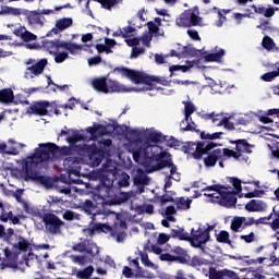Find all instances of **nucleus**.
<instances>
[{
	"instance_id": "9d476101",
	"label": "nucleus",
	"mask_w": 279,
	"mask_h": 279,
	"mask_svg": "<svg viewBox=\"0 0 279 279\" xmlns=\"http://www.w3.org/2000/svg\"><path fill=\"white\" fill-rule=\"evenodd\" d=\"M78 151H82L85 156H88L90 162L95 167H99L105 157L104 149L97 147V145L83 144L77 146Z\"/></svg>"
},
{
	"instance_id": "f704fd0d",
	"label": "nucleus",
	"mask_w": 279,
	"mask_h": 279,
	"mask_svg": "<svg viewBox=\"0 0 279 279\" xmlns=\"http://www.w3.org/2000/svg\"><path fill=\"white\" fill-rule=\"evenodd\" d=\"M147 175H145V172L140 168L137 169V174L134 175L133 182L135 186H141L143 184H147Z\"/></svg>"
},
{
	"instance_id": "9b49d317",
	"label": "nucleus",
	"mask_w": 279,
	"mask_h": 279,
	"mask_svg": "<svg viewBox=\"0 0 279 279\" xmlns=\"http://www.w3.org/2000/svg\"><path fill=\"white\" fill-rule=\"evenodd\" d=\"M24 180L25 182H36L37 184H41V186H46V189H51L53 184V181L51 180V178L45 177L36 172V170L29 167V163L25 165Z\"/></svg>"
},
{
	"instance_id": "09e8293b",
	"label": "nucleus",
	"mask_w": 279,
	"mask_h": 279,
	"mask_svg": "<svg viewBox=\"0 0 279 279\" xmlns=\"http://www.w3.org/2000/svg\"><path fill=\"white\" fill-rule=\"evenodd\" d=\"M86 137L80 133H74L72 136L66 137V142L70 145H74V143H80V141H85Z\"/></svg>"
},
{
	"instance_id": "f3484780",
	"label": "nucleus",
	"mask_w": 279,
	"mask_h": 279,
	"mask_svg": "<svg viewBox=\"0 0 279 279\" xmlns=\"http://www.w3.org/2000/svg\"><path fill=\"white\" fill-rule=\"evenodd\" d=\"M47 64H48L47 59H41L38 62H36L34 65L26 68V71L24 73L25 80H34V77H38V75H43V72L45 71V66H47Z\"/></svg>"
},
{
	"instance_id": "a18cd8bd",
	"label": "nucleus",
	"mask_w": 279,
	"mask_h": 279,
	"mask_svg": "<svg viewBox=\"0 0 279 279\" xmlns=\"http://www.w3.org/2000/svg\"><path fill=\"white\" fill-rule=\"evenodd\" d=\"M262 46L264 47V49L271 51V49H274V47H276V43H274V39H271V37L265 36L263 38Z\"/></svg>"
},
{
	"instance_id": "a878e982",
	"label": "nucleus",
	"mask_w": 279,
	"mask_h": 279,
	"mask_svg": "<svg viewBox=\"0 0 279 279\" xmlns=\"http://www.w3.org/2000/svg\"><path fill=\"white\" fill-rule=\"evenodd\" d=\"M71 25H73V19L63 17L57 21L56 23L57 28H52L51 32H53V34H58V29L60 32H64V29H68V27H71Z\"/></svg>"
},
{
	"instance_id": "6e6552de",
	"label": "nucleus",
	"mask_w": 279,
	"mask_h": 279,
	"mask_svg": "<svg viewBox=\"0 0 279 279\" xmlns=\"http://www.w3.org/2000/svg\"><path fill=\"white\" fill-rule=\"evenodd\" d=\"M117 167L112 165V161L104 163L98 172L99 180L106 189H112L114 186V180H117Z\"/></svg>"
},
{
	"instance_id": "a211bd4d",
	"label": "nucleus",
	"mask_w": 279,
	"mask_h": 279,
	"mask_svg": "<svg viewBox=\"0 0 279 279\" xmlns=\"http://www.w3.org/2000/svg\"><path fill=\"white\" fill-rule=\"evenodd\" d=\"M53 102H49L47 100H39L31 105L29 110L33 114H37L38 117H47L49 114V110L47 108L54 107Z\"/></svg>"
},
{
	"instance_id": "20e7f679",
	"label": "nucleus",
	"mask_w": 279,
	"mask_h": 279,
	"mask_svg": "<svg viewBox=\"0 0 279 279\" xmlns=\"http://www.w3.org/2000/svg\"><path fill=\"white\" fill-rule=\"evenodd\" d=\"M206 197H210L213 204H218L223 208H233L236 206V195L234 194V190L232 186H226L220 190L218 193L205 194Z\"/></svg>"
},
{
	"instance_id": "5701e85b",
	"label": "nucleus",
	"mask_w": 279,
	"mask_h": 279,
	"mask_svg": "<svg viewBox=\"0 0 279 279\" xmlns=\"http://www.w3.org/2000/svg\"><path fill=\"white\" fill-rule=\"evenodd\" d=\"M65 167L68 166V172L71 175H80L82 167H80V160L75 157H68L64 159Z\"/></svg>"
},
{
	"instance_id": "6ab92c4d",
	"label": "nucleus",
	"mask_w": 279,
	"mask_h": 279,
	"mask_svg": "<svg viewBox=\"0 0 279 279\" xmlns=\"http://www.w3.org/2000/svg\"><path fill=\"white\" fill-rule=\"evenodd\" d=\"M170 252L173 256L174 263H179L180 265H189L191 256L186 250L182 248L181 246H174L170 250Z\"/></svg>"
},
{
	"instance_id": "052dcab7",
	"label": "nucleus",
	"mask_w": 279,
	"mask_h": 279,
	"mask_svg": "<svg viewBox=\"0 0 279 279\" xmlns=\"http://www.w3.org/2000/svg\"><path fill=\"white\" fill-rule=\"evenodd\" d=\"M165 213L168 217V220L173 221V217L171 215H175L178 213V209H175V207L173 205H171V206L166 207Z\"/></svg>"
},
{
	"instance_id": "4d7b16f0",
	"label": "nucleus",
	"mask_w": 279,
	"mask_h": 279,
	"mask_svg": "<svg viewBox=\"0 0 279 279\" xmlns=\"http://www.w3.org/2000/svg\"><path fill=\"white\" fill-rule=\"evenodd\" d=\"M170 239H171V234L160 233L157 239V243L158 245H165V243H169Z\"/></svg>"
},
{
	"instance_id": "c9c22d12",
	"label": "nucleus",
	"mask_w": 279,
	"mask_h": 279,
	"mask_svg": "<svg viewBox=\"0 0 279 279\" xmlns=\"http://www.w3.org/2000/svg\"><path fill=\"white\" fill-rule=\"evenodd\" d=\"M216 241L218 243H226L227 245H230L232 247V241L230 240V233L226 230H222L218 234H216Z\"/></svg>"
},
{
	"instance_id": "338daca9",
	"label": "nucleus",
	"mask_w": 279,
	"mask_h": 279,
	"mask_svg": "<svg viewBox=\"0 0 279 279\" xmlns=\"http://www.w3.org/2000/svg\"><path fill=\"white\" fill-rule=\"evenodd\" d=\"M89 66H97V64H101V57L95 56L87 60Z\"/></svg>"
},
{
	"instance_id": "8fccbe9b",
	"label": "nucleus",
	"mask_w": 279,
	"mask_h": 279,
	"mask_svg": "<svg viewBox=\"0 0 279 279\" xmlns=\"http://www.w3.org/2000/svg\"><path fill=\"white\" fill-rule=\"evenodd\" d=\"M148 31L150 32V34H155L156 36H165V34H160V27H158V25H156V23L154 22H148Z\"/></svg>"
},
{
	"instance_id": "0e129e2a",
	"label": "nucleus",
	"mask_w": 279,
	"mask_h": 279,
	"mask_svg": "<svg viewBox=\"0 0 279 279\" xmlns=\"http://www.w3.org/2000/svg\"><path fill=\"white\" fill-rule=\"evenodd\" d=\"M100 232L108 234L110 232L111 236H117V230L112 229L109 225L102 223V229Z\"/></svg>"
},
{
	"instance_id": "7ed1b4c3",
	"label": "nucleus",
	"mask_w": 279,
	"mask_h": 279,
	"mask_svg": "<svg viewBox=\"0 0 279 279\" xmlns=\"http://www.w3.org/2000/svg\"><path fill=\"white\" fill-rule=\"evenodd\" d=\"M92 86L97 93H130V88L125 87L119 81L108 80L106 77H97L92 81Z\"/></svg>"
},
{
	"instance_id": "393cba45",
	"label": "nucleus",
	"mask_w": 279,
	"mask_h": 279,
	"mask_svg": "<svg viewBox=\"0 0 279 279\" xmlns=\"http://www.w3.org/2000/svg\"><path fill=\"white\" fill-rule=\"evenodd\" d=\"M24 14L27 16L31 25H44L43 21H45V17L37 11L25 10Z\"/></svg>"
},
{
	"instance_id": "412c9836",
	"label": "nucleus",
	"mask_w": 279,
	"mask_h": 279,
	"mask_svg": "<svg viewBox=\"0 0 279 279\" xmlns=\"http://www.w3.org/2000/svg\"><path fill=\"white\" fill-rule=\"evenodd\" d=\"M64 40L54 39V40H44L43 47L46 51H48L51 56H56L60 49L63 48Z\"/></svg>"
},
{
	"instance_id": "5fc2aeb1",
	"label": "nucleus",
	"mask_w": 279,
	"mask_h": 279,
	"mask_svg": "<svg viewBox=\"0 0 279 279\" xmlns=\"http://www.w3.org/2000/svg\"><path fill=\"white\" fill-rule=\"evenodd\" d=\"M89 226V234H95V232H98V234H100L104 223H90Z\"/></svg>"
},
{
	"instance_id": "ddd939ff",
	"label": "nucleus",
	"mask_w": 279,
	"mask_h": 279,
	"mask_svg": "<svg viewBox=\"0 0 279 279\" xmlns=\"http://www.w3.org/2000/svg\"><path fill=\"white\" fill-rule=\"evenodd\" d=\"M210 241V235L202 227H198L197 230L194 228L191 229V234H189L187 242L192 247L196 250H204L203 245H206Z\"/></svg>"
},
{
	"instance_id": "c756f323",
	"label": "nucleus",
	"mask_w": 279,
	"mask_h": 279,
	"mask_svg": "<svg viewBox=\"0 0 279 279\" xmlns=\"http://www.w3.org/2000/svg\"><path fill=\"white\" fill-rule=\"evenodd\" d=\"M170 238L179 239V241H187L189 242V232H186L184 230V228L171 229Z\"/></svg>"
},
{
	"instance_id": "13d9d810",
	"label": "nucleus",
	"mask_w": 279,
	"mask_h": 279,
	"mask_svg": "<svg viewBox=\"0 0 279 279\" xmlns=\"http://www.w3.org/2000/svg\"><path fill=\"white\" fill-rule=\"evenodd\" d=\"M66 58H69L68 52H57L54 57V62H57V64H62V62H64Z\"/></svg>"
},
{
	"instance_id": "dca6fc26",
	"label": "nucleus",
	"mask_w": 279,
	"mask_h": 279,
	"mask_svg": "<svg viewBox=\"0 0 279 279\" xmlns=\"http://www.w3.org/2000/svg\"><path fill=\"white\" fill-rule=\"evenodd\" d=\"M3 257L0 253V271H5V269H19V264H16V254L11 253L9 248H3Z\"/></svg>"
},
{
	"instance_id": "2f4dec72",
	"label": "nucleus",
	"mask_w": 279,
	"mask_h": 279,
	"mask_svg": "<svg viewBox=\"0 0 279 279\" xmlns=\"http://www.w3.org/2000/svg\"><path fill=\"white\" fill-rule=\"evenodd\" d=\"M80 208L81 210H84L86 215H94L95 217V209L97 208V206L95 205V203H93V201L86 199L84 203L81 204Z\"/></svg>"
},
{
	"instance_id": "de8ad7c7",
	"label": "nucleus",
	"mask_w": 279,
	"mask_h": 279,
	"mask_svg": "<svg viewBox=\"0 0 279 279\" xmlns=\"http://www.w3.org/2000/svg\"><path fill=\"white\" fill-rule=\"evenodd\" d=\"M202 119H204L205 121H210L213 120V123L215 125H217L218 121H219V117H221V114H215V112L211 113H203L201 114Z\"/></svg>"
},
{
	"instance_id": "e433bc0d",
	"label": "nucleus",
	"mask_w": 279,
	"mask_h": 279,
	"mask_svg": "<svg viewBox=\"0 0 279 279\" xmlns=\"http://www.w3.org/2000/svg\"><path fill=\"white\" fill-rule=\"evenodd\" d=\"M175 24L178 27H190L189 21V10H185L180 16L177 19Z\"/></svg>"
},
{
	"instance_id": "f03ea898",
	"label": "nucleus",
	"mask_w": 279,
	"mask_h": 279,
	"mask_svg": "<svg viewBox=\"0 0 279 279\" xmlns=\"http://www.w3.org/2000/svg\"><path fill=\"white\" fill-rule=\"evenodd\" d=\"M116 71L120 73V75L132 80L134 84H145V86H147L145 90H154V82L162 84V86H167L169 84L165 77L150 76L128 68H116Z\"/></svg>"
},
{
	"instance_id": "e2e57ef3",
	"label": "nucleus",
	"mask_w": 279,
	"mask_h": 279,
	"mask_svg": "<svg viewBox=\"0 0 279 279\" xmlns=\"http://www.w3.org/2000/svg\"><path fill=\"white\" fill-rule=\"evenodd\" d=\"M240 239L245 243H254V241H256V234H254V232H251L247 235H240Z\"/></svg>"
},
{
	"instance_id": "1a4fd4ad",
	"label": "nucleus",
	"mask_w": 279,
	"mask_h": 279,
	"mask_svg": "<svg viewBox=\"0 0 279 279\" xmlns=\"http://www.w3.org/2000/svg\"><path fill=\"white\" fill-rule=\"evenodd\" d=\"M58 149V145L53 143L41 144L39 148H37L32 157V160L35 162H47L51 160V158H56V150Z\"/></svg>"
},
{
	"instance_id": "2eb2a0df",
	"label": "nucleus",
	"mask_w": 279,
	"mask_h": 279,
	"mask_svg": "<svg viewBox=\"0 0 279 279\" xmlns=\"http://www.w3.org/2000/svg\"><path fill=\"white\" fill-rule=\"evenodd\" d=\"M230 156V151L228 148H217L213 151L207 153V157L204 158V165L205 167H215L217 165L218 160H221L222 158H228Z\"/></svg>"
},
{
	"instance_id": "69168bd1",
	"label": "nucleus",
	"mask_w": 279,
	"mask_h": 279,
	"mask_svg": "<svg viewBox=\"0 0 279 279\" xmlns=\"http://www.w3.org/2000/svg\"><path fill=\"white\" fill-rule=\"evenodd\" d=\"M166 143H168V147H175V148L182 145V142H180L179 140H175V137H171V138L167 137Z\"/></svg>"
},
{
	"instance_id": "79ce46f5",
	"label": "nucleus",
	"mask_w": 279,
	"mask_h": 279,
	"mask_svg": "<svg viewBox=\"0 0 279 279\" xmlns=\"http://www.w3.org/2000/svg\"><path fill=\"white\" fill-rule=\"evenodd\" d=\"M190 267H202V265H206V259H203L202 257L195 255L192 258L190 257L189 264Z\"/></svg>"
},
{
	"instance_id": "3c124183",
	"label": "nucleus",
	"mask_w": 279,
	"mask_h": 279,
	"mask_svg": "<svg viewBox=\"0 0 279 279\" xmlns=\"http://www.w3.org/2000/svg\"><path fill=\"white\" fill-rule=\"evenodd\" d=\"M37 38L38 36L34 35V33L29 31H25L22 35V40H24V43H32V40H37Z\"/></svg>"
},
{
	"instance_id": "4be33fe9",
	"label": "nucleus",
	"mask_w": 279,
	"mask_h": 279,
	"mask_svg": "<svg viewBox=\"0 0 279 279\" xmlns=\"http://www.w3.org/2000/svg\"><path fill=\"white\" fill-rule=\"evenodd\" d=\"M251 8L252 10H254L255 14L265 16V19H271V16H274L276 12H278L279 10V8H272V7L266 8L263 4H258V5L252 4Z\"/></svg>"
},
{
	"instance_id": "49530a36",
	"label": "nucleus",
	"mask_w": 279,
	"mask_h": 279,
	"mask_svg": "<svg viewBox=\"0 0 279 279\" xmlns=\"http://www.w3.org/2000/svg\"><path fill=\"white\" fill-rule=\"evenodd\" d=\"M59 154V156H71L73 154V148L70 146H58V149L56 150V156Z\"/></svg>"
},
{
	"instance_id": "4468645a",
	"label": "nucleus",
	"mask_w": 279,
	"mask_h": 279,
	"mask_svg": "<svg viewBox=\"0 0 279 279\" xmlns=\"http://www.w3.org/2000/svg\"><path fill=\"white\" fill-rule=\"evenodd\" d=\"M43 221L45 223L46 230H48L50 234H60V228L64 226V221L56 216V214L44 215Z\"/></svg>"
},
{
	"instance_id": "6e6d98bb",
	"label": "nucleus",
	"mask_w": 279,
	"mask_h": 279,
	"mask_svg": "<svg viewBox=\"0 0 279 279\" xmlns=\"http://www.w3.org/2000/svg\"><path fill=\"white\" fill-rule=\"evenodd\" d=\"M222 189H226V185L214 184L204 187L202 191H214V193H220Z\"/></svg>"
},
{
	"instance_id": "f8f14e48",
	"label": "nucleus",
	"mask_w": 279,
	"mask_h": 279,
	"mask_svg": "<svg viewBox=\"0 0 279 279\" xmlns=\"http://www.w3.org/2000/svg\"><path fill=\"white\" fill-rule=\"evenodd\" d=\"M184 104V120L180 123L181 132H196L199 133V130H197V124L193 122V118H191V114L195 112V105L191 101H185Z\"/></svg>"
},
{
	"instance_id": "774afa93",
	"label": "nucleus",
	"mask_w": 279,
	"mask_h": 279,
	"mask_svg": "<svg viewBox=\"0 0 279 279\" xmlns=\"http://www.w3.org/2000/svg\"><path fill=\"white\" fill-rule=\"evenodd\" d=\"M145 52V48L133 47L131 51V58H138L141 53Z\"/></svg>"
},
{
	"instance_id": "a19ab883",
	"label": "nucleus",
	"mask_w": 279,
	"mask_h": 279,
	"mask_svg": "<svg viewBox=\"0 0 279 279\" xmlns=\"http://www.w3.org/2000/svg\"><path fill=\"white\" fill-rule=\"evenodd\" d=\"M190 27H197L202 23V17L197 16L193 10L189 9Z\"/></svg>"
},
{
	"instance_id": "f257e3e1",
	"label": "nucleus",
	"mask_w": 279,
	"mask_h": 279,
	"mask_svg": "<svg viewBox=\"0 0 279 279\" xmlns=\"http://www.w3.org/2000/svg\"><path fill=\"white\" fill-rule=\"evenodd\" d=\"M143 160H155L156 165L151 166L153 171H161V169H170V175L175 182H180V173H178V166L173 163L171 153L163 147L153 146L138 148L134 151V161L143 162ZM175 175V178H173Z\"/></svg>"
},
{
	"instance_id": "58836bf2",
	"label": "nucleus",
	"mask_w": 279,
	"mask_h": 279,
	"mask_svg": "<svg viewBox=\"0 0 279 279\" xmlns=\"http://www.w3.org/2000/svg\"><path fill=\"white\" fill-rule=\"evenodd\" d=\"M223 136V132H216V133H206L205 131L201 132L202 141H217Z\"/></svg>"
},
{
	"instance_id": "c03bdc74",
	"label": "nucleus",
	"mask_w": 279,
	"mask_h": 279,
	"mask_svg": "<svg viewBox=\"0 0 279 279\" xmlns=\"http://www.w3.org/2000/svg\"><path fill=\"white\" fill-rule=\"evenodd\" d=\"M136 210L137 213H140V215H143L145 213L146 215H154V205L148 204L144 206H137Z\"/></svg>"
},
{
	"instance_id": "37998d69",
	"label": "nucleus",
	"mask_w": 279,
	"mask_h": 279,
	"mask_svg": "<svg viewBox=\"0 0 279 279\" xmlns=\"http://www.w3.org/2000/svg\"><path fill=\"white\" fill-rule=\"evenodd\" d=\"M230 182L233 186V193L235 195H239L243 191V187L241 186V180L239 178H230Z\"/></svg>"
},
{
	"instance_id": "4c0bfd02",
	"label": "nucleus",
	"mask_w": 279,
	"mask_h": 279,
	"mask_svg": "<svg viewBox=\"0 0 279 279\" xmlns=\"http://www.w3.org/2000/svg\"><path fill=\"white\" fill-rule=\"evenodd\" d=\"M97 3H100L101 8H104L105 10H112V8H114V5H119V3H121V1L123 0H94Z\"/></svg>"
},
{
	"instance_id": "bf43d9fd",
	"label": "nucleus",
	"mask_w": 279,
	"mask_h": 279,
	"mask_svg": "<svg viewBox=\"0 0 279 279\" xmlns=\"http://www.w3.org/2000/svg\"><path fill=\"white\" fill-rule=\"evenodd\" d=\"M119 186H121L122 189H125V186H130V174H122V178L119 181Z\"/></svg>"
},
{
	"instance_id": "b1692460",
	"label": "nucleus",
	"mask_w": 279,
	"mask_h": 279,
	"mask_svg": "<svg viewBox=\"0 0 279 279\" xmlns=\"http://www.w3.org/2000/svg\"><path fill=\"white\" fill-rule=\"evenodd\" d=\"M267 209V203L258 199H251L245 204V210L247 213H264Z\"/></svg>"
},
{
	"instance_id": "603ef678",
	"label": "nucleus",
	"mask_w": 279,
	"mask_h": 279,
	"mask_svg": "<svg viewBox=\"0 0 279 279\" xmlns=\"http://www.w3.org/2000/svg\"><path fill=\"white\" fill-rule=\"evenodd\" d=\"M275 77H279V72L272 71V72H268V73H265L264 75H262V80L264 82H274Z\"/></svg>"
},
{
	"instance_id": "c85d7f7f",
	"label": "nucleus",
	"mask_w": 279,
	"mask_h": 279,
	"mask_svg": "<svg viewBox=\"0 0 279 279\" xmlns=\"http://www.w3.org/2000/svg\"><path fill=\"white\" fill-rule=\"evenodd\" d=\"M14 101V92L10 88L0 90V104H12Z\"/></svg>"
},
{
	"instance_id": "680f3d73",
	"label": "nucleus",
	"mask_w": 279,
	"mask_h": 279,
	"mask_svg": "<svg viewBox=\"0 0 279 279\" xmlns=\"http://www.w3.org/2000/svg\"><path fill=\"white\" fill-rule=\"evenodd\" d=\"M134 278H135V279H141V278H149V277L147 276V271H145V270L143 269V267L138 266V267L136 268L135 274H134Z\"/></svg>"
},
{
	"instance_id": "0eeeda50",
	"label": "nucleus",
	"mask_w": 279,
	"mask_h": 279,
	"mask_svg": "<svg viewBox=\"0 0 279 279\" xmlns=\"http://www.w3.org/2000/svg\"><path fill=\"white\" fill-rule=\"evenodd\" d=\"M231 145H235V151L228 148L229 155L228 158H234L239 162H247L250 157L243 156V154H252V145L247 140H235L230 141Z\"/></svg>"
},
{
	"instance_id": "423d86ee",
	"label": "nucleus",
	"mask_w": 279,
	"mask_h": 279,
	"mask_svg": "<svg viewBox=\"0 0 279 279\" xmlns=\"http://www.w3.org/2000/svg\"><path fill=\"white\" fill-rule=\"evenodd\" d=\"M167 138H169V136L162 134L161 132L151 131L150 133H148L146 142L135 141L134 143L131 144V153L133 154V160L134 153L137 151V149L158 147V143H165L167 142Z\"/></svg>"
},
{
	"instance_id": "7c9ffc66",
	"label": "nucleus",
	"mask_w": 279,
	"mask_h": 279,
	"mask_svg": "<svg viewBox=\"0 0 279 279\" xmlns=\"http://www.w3.org/2000/svg\"><path fill=\"white\" fill-rule=\"evenodd\" d=\"M92 136H104L106 134V126L95 123L86 130Z\"/></svg>"
},
{
	"instance_id": "cd10ccee",
	"label": "nucleus",
	"mask_w": 279,
	"mask_h": 279,
	"mask_svg": "<svg viewBox=\"0 0 279 279\" xmlns=\"http://www.w3.org/2000/svg\"><path fill=\"white\" fill-rule=\"evenodd\" d=\"M226 56V50L219 49L217 52L207 53L204 56L205 62H221V58Z\"/></svg>"
},
{
	"instance_id": "864d4df0",
	"label": "nucleus",
	"mask_w": 279,
	"mask_h": 279,
	"mask_svg": "<svg viewBox=\"0 0 279 279\" xmlns=\"http://www.w3.org/2000/svg\"><path fill=\"white\" fill-rule=\"evenodd\" d=\"M263 195H265V190H254L253 192L245 194V197L252 199V197H263Z\"/></svg>"
},
{
	"instance_id": "39448f33",
	"label": "nucleus",
	"mask_w": 279,
	"mask_h": 279,
	"mask_svg": "<svg viewBox=\"0 0 279 279\" xmlns=\"http://www.w3.org/2000/svg\"><path fill=\"white\" fill-rule=\"evenodd\" d=\"M217 147V143L215 142H198L195 144V142H187L185 145L182 146V151L184 154H191V151H194L192 154L194 160H202L208 151H213Z\"/></svg>"
},
{
	"instance_id": "aec40b11",
	"label": "nucleus",
	"mask_w": 279,
	"mask_h": 279,
	"mask_svg": "<svg viewBox=\"0 0 279 279\" xmlns=\"http://www.w3.org/2000/svg\"><path fill=\"white\" fill-rule=\"evenodd\" d=\"M28 248H29V241L25 240V238L23 236L19 238L17 244L13 245L12 248L4 247V250H9V252H11L12 254H15L16 265H19V254H21V252H27Z\"/></svg>"
},
{
	"instance_id": "ea45409f",
	"label": "nucleus",
	"mask_w": 279,
	"mask_h": 279,
	"mask_svg": "<svg viewBox=\"0 0 279 279\" xmlns=\"http://www.w3.org/2000/svg\"><path fill=\"white\" fill-rule=\"evenodd\" d=\"M216 125L218 128H221V125H223V128H226L227 130H234V123L230 121V118H223L222 116L219 117V120L216 123Z\"/></svg>"
},
{
	"instance_id": "72a5a7b5",
	"label": "nucleus",
	"mask_w": 279,
	"mask_h": 279,
	"mask_svg": "<svg viewBox=\"0 0 279 279\" xmlns=\"http://www.w3.org/2000/svg\"><path fill=\"white\" fill-rule=\"evenodd\" d=\"M193 201L191 198L185 199L184 197L175 198L174 204L178 210H189Z\"/></svg>"
},
{
	"instance_id": "bb28decb",
	"label": "nucleus",
	"mask_w": 279,
	"mask_h": 279,
	"mask_svg": "<svg viewBox=\"0 0 279 279\" xmlns=\"http://www.w3.org/2000/svg\"><path fill=\"white\" fill-rule=\"evenodd\" d=\"M62 46H63L62 49H65V51H69L71 56H77V53H80V51L84 49L83 45L73 44L71 41H63Z\"/></svg>"
},
{
	"instance_id": "473e14b6",
	"label": "nucleus",
	"mask_w": 279,
	"mask_h": 279,
	"mask_svg": "<svg viewBox=\"0 0 279 279\" xmlns=\"http://www.w3.org/2000/svg\"><path fill=\"white\" fill-rule=\"evenodd\" d=\"M244 221H246L245 217H234L231 221L230 229L232 232H241V228L244 226Z\"/></svg>"
}]
</instances>
